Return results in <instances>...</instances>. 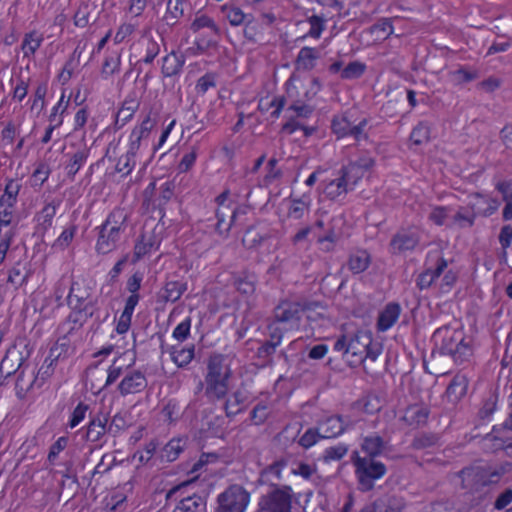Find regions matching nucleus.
Returning a JSON list of instances; mask_svg holds the SVG:
<instances>
[{"mask_svg": "<svg viewBox=\"0 0 512 512\" xmlns=\"http://www.w3.org/2000/svg\"><path fill=\"white\" fill-rule=\"evenodd\" d=\"M434 348L431 357L448 356L455 364L469 361L473 349L469 340H466L462 331L443 326L435 330L432 335Z\"/></svg>", "mask_w": 512, "mask_h": 512, "instance_id": "nucleus-1", "label": "nucleus"}, {"mask_svg": "<svg viewBox=\"0 0 512 512\" xmlns=\"http://www.w3.org/2000/svg\"><path fill=\"white\" fill-rule=\"evenodd\" d=\"M129 212L122 207L114 208L98 230L95 250L98 254L106 255L117 249L122 234L126 231Z\"/></svg>", "mask_w": 512, "mask_h": 512, "instance_id": "nucleus-2", "label": "nucleus"}, {"mask_svg": "<svg viewBox=\"0 0 512 512\" xmlns=\"http://www.w3.org/2000/svg\"><path fill=\"white\" fill-rule=\"evenodd\" d=\"M232 371L221 354H214L207 362V372L204 377L205 396L210 402L226 398L229 391V380Z\"/></svg>", "mask_w": 512, "mask_h": 512, "instance_id": "nucleus-3", "label": "nucleus"}, {"mask_svg": "<svg viewBox=\"0 0 512 512\" xmlns=\"http://www.w3.org/2000/svg\"><path fill=\"white\" fill-rule=\"evenodd\" d=\"M97 299L93 297L91 288L84 282L74 281L67 296V304L71 308L68 320L81 327L94 315Z\"/></svg>", "mask_w": 512, "mask_h": 512, "instance_id": "nucleus-4", "label": "nucleus"}, {"mask_svg": "<svg viewBox=\"0 0 512 512\" xmlns=\"http://www.w3.org/2000/svg\"><path fill=\"white\" fill-rule=\"evenodd\" d=\"M351 462L355 468L358 489L362 492L373 490L375 481L381 479L387 472L384 463L371 457H362L358 451H353Z\"/></svg>", "mask_w": 512, "mask_h": 512, "instance_id": "nucleus-5", "label": "nucleus"}, {"mask_svg": "<svg viewBox=\"0 0 512 512\" xmlns=\"http://www.w3.org/2000/svg\"><path fill=\"white\" fill-rule=\"evenodd\" d=\"M296 500L291 486L272 484L271 489L260 496L255 512H292Z\"/></svg>", "mask_w": 512, "mask_h": 512, "instance_id": "nucleus-6", "label": "nucleus"}, {"mask_svg": "<svg viewBox=\"0 0 512 512\" xmlns=\"http://www.w3.org/2000/svg\"><path fill=\"white\" fill-rule=\"evenodd\" d=\"M310 309L307 302L281 301L273 310V321L285 331L298 329L301 318L306 310Z\"/></svg>", "mask_w": 512, "mask_h": 512, "instance_id": "nucleus-7", "label": "nucleus"}, {"mask_svg": "<svg viewBox=\"0 0 512 512\" xmlns=\"http://www.w3.org/2000/svg\"><path fill=\"white\" fill-rule=\"evenodd\" d=\"M250 498V493L242 485H229L217 496L214 512H245Z\"/></svg>", "mask_w": 512, "mask_h": 512, "instance_id": "nucleus-8", "label": "nucleus"}, {"mask_svg": "<svg viewBox=\"0 0 512 512\" xmlns=\"http://www.w3.org/2000/svg\"><path fill=\"white\" fill-rule=\"evenodd\" d=\"M421 231L416 226L401 227L390 239L389 249L392 254L413 251L420 243Z\"/></svg>", "mask_w": 512, "mask_h": 512, "instance_id": "nucleus-9", "label": "nucleus"}, {"mask_svg": "<svg viewBox=\"0 0 512 512\" xmlns=\"http://www.w3.org/2000/svg\"><path fill=\"white\" fill-rule=\"evenodd\" d=\"M367 124L368 120L366 118L354 124L345 113L333 117L331 129L338 138L352 136L355 140L359 141L360 139H367L368 137L365 132Z\"/></svg>", "mask_w": 512, "mask_h": 512, "instance_id": "nucleus-10", "label": "nucleus"}, {"mask_svg": "<svg viewBox=\"0 0 512 512\" xmlns=\"http://www.w3.org/2000/svg\"><path fill=\"white\" fill-rule=\"evenodd\" d=\"M147 386L148 379L142 370L126 368V372L118 383L116 390L121 396L125 397L127 395L141 393Z\"/></svg>", "mask_w": 512, "mask_h": 512, "instance_id": "nucleus-11", "label": "nucleus"}, {"mask_svg": "<svg viewBox=\"0 0 512 512\" xmlns=\"http://www.w3.org/2000/svg\"><path fill=\"white\" fill-rule=\"evenodd\" d=\"M354 425L355 421L350 416L333 415L320 420L317 427L322 438H335Z\"/></svg>", "mask_w": 512, "mask_h": 512, "instance_id": "nucleus-12", "label": "nucleus"}, {"mask_svg": "<svg viewBox=\"0 0 512 512\" xmlns=\"http://www.w3.org/2000/svg\"><path fill=\"white\" fill-rule=\"evenodd\" d=\"M18 366L15 370H7L6 378L10 377L13 373H17L15 390L19 399H24L29 391L32 390L34 385L38 386V377H35L34 371H28L27 366H23V357L18 358Z\"/></svg>", "mask_w": 512, "mask_h": 512, "instance_id": "nucleus-13", "label": "nucleus"}, {"mask_svg": "<svg viewBox=\"0 0 512 512\" xmlns=\"http://www.w3.org/2000/svg\"><path fill=\"white\" fill-rule=\"evenodd\" d=\"M372 342V334L367 331H358L348 341V359L350 365H357L365 360V352Z\"/></svg>", "mask_w": 512, "mask_h": 512, "instance_id": "nucleus-14", "label": "nucleus"}, {"mask_svg": "<svg viewBox=\"0 0 512 512\" xmlns=\"http://www.w3.org/2000/svg\"><path fill=\"white\" fill-rule=\"evenodd\" d=\"M217 223L215 225L216 233L226 239L233 226L238 224L240 215H245L246 211L240 206H236L232 211H224L223 208L216 210Z\"/></svg>", "mask_w": 512, "mask_h": 512, "instance_id": "nucleus-15", "label": "nucleus"}, {"mask_svg": "<svg viewBox=\"0 0 512 512\" xmlns=\"http://www.w3.org/2000/svg\"><path fill=\"white\" fill-rule=\"evenodd\" d=\"M157 124V115L152 114V111H149L146 116L143 118L141 123L136 126L131 134H130V144L129 147L132 148V152H138L142 142L147 140L153 128Z\"/></svg>", "mask_w": 512, "mask_h": 512, "instance_id": "nucleus-16", "label": "nucleus"}, {"mask_svg": "<svg viewBox=\"0 0 512 512\" xmlns=\"http://www.w3.org/2000/svg\"><path fill=\"white\" fill-rule=\"evenodd\" d=\"M482 466L465 467L459 472L463 489L478 492L483 486L481 483Z\"/></svg>", "mask_w": 512, "mask_h": 512, "instance_id": "nucleus-17", "label": "nucleus"}, {"mask_svg": "<svg viewBox=\"0 0 512 512\" xmlns=\"http://www.w3.org/2000/svg\"><path fill=\"white\" fill-rule=\"evenodd\" d=\"M429 414L430 410L427 407L421 405H411L405 409L401 420L408 426L418 428L427 423Z\"/></svg>", "mask_w": 512, "mask_h": 512, "instance_id": "nucleus-18", "label": "nucleus"}, {"mask_svg": "<svg viewBox=\"0 0 512 512\" xmlns=\"http://www.w3.org/2000/svg\"><path fill=\"white\" fill-rule=\"evenodd\" d=\"M187 290V283L181 280H167L158 294L163 302H176Z\"/></svg>", "mask_w": 512, "mask_h": 512, "instance_id": "nucleus-19", "label": "nucleus"}, {"mask_svg": "<svg viewBox=\"0 0 512 512\" xmlns=\"http://www.w3.org/2000/svg\"><path fill=\"white\" fill-rule=\"evenodd\" d=\"M448 262L443 257H439L434 269H426L423 271L416 280L417 287L420 290L428 289L440 277V275L447 268Z\"/></svg>", "mask_w": 512, "mask_h": 512, "instance_id": "nucleus-20", "label": "nucleus"}, {"mask_svg": "<svg viewBox=\"0 0 512 512\" xmlns=\"http://www.w3.org/2000/svg\"><path fill=\"white\" fill-rule=\"evenodd\" d=\"M469 380L465 374L457 373L446 389V396L451 403H457L467 393Z\"/></svg>", "mask_w": 512, "mask_h": 512, "instance_id": "nucleus-21", "label": "nucleus"}, {"mask_svg": "<svg viewBox=\"0 0 512 512\" xmlns=\"http://www.w3.org/2000/svg\"><path fill=\"white\" fill-rule=\"evenodd\" d=\"M173 512H207L206 499L198 494L182 497Z\"/></svg>", "mask_w": 512, "mask_h": 512, "instance_id": "nucleus-22", "label": "nucleus"}, {"mask_svg": "<svg viewBox=\"0 0 512 512\" xmlns=\"http://www.w3.org/2000/svg\"><path fill=\"white\" fill-rule=\"evenodd\" d=\"M320 58V50L313 47H303L300 49L296 59L295 66L297 70L310 71Z\"/></svg>", "mask_w": 512, "mask_h": 512, "instance_id": "nucleus-23", "label": "nucleus"}, {"mask_svg": "<svg viewBox=\"0 0 512 512\" xmlns=\"http://www.w3.org/2000/svg\"><path fill=\"white\" fill-rule=\"evenodd\" d=\"M321 186L323 188V192L330 200H336L351 191L339 173L338 177L335 179L323 180L321 182Z\"/></svg>", "mask_w": 512, "mask_h": 512, "instance_id": "nucleus-24", "label": "nucleus"}, {"mask_svg": "<svg viewBox=\"0 0 512 512\" xmlns=\"http://www.w3.org/2000/svg\"><path fill=\"white\" fill-rule=\"evenodd\" d=\"M400 312L401 308L398 303L392 302L387 304L378 316V330L383 332L390 329L398 320Z\"/></svg>", "mask_w": 512, "mask_h": 512, "instance_id": "nucleus-25", "label": "nucleus"}, {"mask_svg": "<svg viewBox=\"0 0 512 512\" xmlns=\"http://www.w3.org/2000/svg\"><path fill=\"white\" fill-rule=\"evenodd\" d=\"M61 204V200L54 199L51 202L47 203L42 210L37 214V221L39 226V231L42 234H45L51 227L53 223V218L56 215V211Z\"/></svg>", "mask_w": 512, "mask_h": 512, "instance_id": "nucleus-26", "label": "nucleus"}, {"mask_svg": "<svg viewBox=\"0 0 512 512\" xmlns=\"http://www.w3.org/2000/svg\"><path fill=\"white\" fill-rule=\"evenodd\" d=\"M288 460L281 457L275 460L270 465L266 466L260 472L259 481L261 483L275 484L273 481H280L282 479V470L287 466Z\"/></svg>", "mask_w": 512, "mask_h": 512, "instance_id": "nucleus-27", "label": "nucleus"}, {"mask_svg": "<svg viewBox=\"0 0 512 512\" xmlns=\"http://www.w3.org/2000/svg\"><path fill=\"white\" fill-rule=\"evenodd\" d=\"M385 447L386 442L376 433L364 437L361 443V450L365 454L363 457H371L373 459L380 456Z\"/></svg>", "mask_w": 512, "mask_h": 512, "instance_id": "nucleus-28", "label": "nucleus"}, {"mask_svg": "<svg viewBox=\"0 0 512 512\" xmlns=\"http://www.w3.org/2000/svg\"><path fill=\"white\" fill-rule=\"evenodd\" d=\"M107 417L97 415L90 419L87 426L86 439L90 442H98L108 431Z\"/></svg>", "mask_w": 512, "mask_h": 512, "instance_id": "nucleus-29", "label": "nucleus"}, {"mask_svg": "<svg viewBox=\"0 0 512 512\" xmlns=\"http://www.w3.org/2000/svg\"><path fill=\"white\" fill-rule=\"evenodd\" d=\"M371 263V256L367 250L359 249L349 255L347 267L353 274H360L367 270Z\"/></svg>", "mask_w": 512, "mask_h": 512, "instance_id": "nucleus-30", "label": "nucleus"}, {"mask_svg": "<svg viewBox=\"0 0 512 512\" xmlns=\"http://www.w3.org/2000/svg\"><path fill=\"white\" fill-rule=\"evenodd\" d=\"M185 59L182 55L171 52L163 58L161 73L164 77L179 75L182 71Z\"/></svg>", "mask_w": 512, "mask_h": 512, "instance_id": "nucleus-31", "label": "nucleus"}, {"mask_svg": "<svg viewBox=\"0 0 512 512\" xmlns=\"http://www.w3.org/2000/svg\"><path fill=\"white\" fill-rule=\"evenodd\" d=\"M372 505L377 512H403L406 503L404 498L390 495L376 500Z\"/></svg>", "mask_w": 512, "mask_h": 512, "instance_id": "nucleus-32", "label": "nucleus"}, {"mask_svg": "<svg viewBox=\"0 0 512 512\" xmlns=\"http://www.w3.org/2000/svg\"><path fill=\"white\" fill-rule=\"evenodd\" d=\"M480 216V209L476 203H470L467 207H461L454 215V221L461 228H470L474 225L475 219Z\"/></svg>", "mask_w": 512, "mask_h": 512, "instance_id": "nucleus-33", "label": "nucleus"}, {"mask_svg": "<svg viewBox=\"0 0 512 512\" xmlns=\"http://www.w3.org/2000/svg\"><path fill=\"white\" fill-rule=\"evenodd\" d=\"M44 41L43 34L36 30L26 33L23 37L21 50L25 58H31L36 51L41 47Z\"/></svg>", "mask_w": 512, "mask_h": 512, "instance_id": "nucleus-34", "label": "nucleus"}, {"mask_svg": "<svg viewBox=\"0 0 512 512\" xmlns=\"http://www.w3.org/2000/svg\"><path fill=\"white\" fill-rule=\"evenodd\" d=\"M184 450L181 439H171L157 454L160 463L175 461Z\"/></svg>", "mask_w": 512, "mask_h": 512, "instance_id": "nucleus-35", "label": "nucleus"}, {"mask_svg": "<svg viewBox=\"0 0 512 512\" xmlns=\"http://www.w3.org/2000/svg\"><path fill=\"white\" fill-rule=\"evenodd\" d=\"M159 241L153 233H143L134 247V255L137 259L142 258L154 249H158Z\"/></svg>", "mask_w": 512, "mask_h": 512, "instance_id": "nucleus-36", "label": "nucleus"}, {"mask_svg": "<svg viewBox=\"0 0 512 512\" xmlns=\"http://www.w3.org/2000/svg\"><path fill=\"white\" fill-rule=\"evenodd\" d=\"M159 446V442L156 439H152L148 442L142 451H136L133 455V459H137L142 465L155 466L159 459L155 453Z\"/></svg>", "mask_w": 512, "mask_h": 512, "instance_id": "nucleus-37", "label": "nucleus"}, {"mask_svg": "<svg viewBox=\"0 0 512 512\" xmlns=\"http://www.w3.org/2000/svg\"><path fill=\"white\" fill-rule=\"evenodd\" d=\"M89 151L87 148H82L77 150L76 152L72 154H68L69 161L67 162L65 166V170L67 173V176L71 179L74 178V176L78 173L80 168L83 166V164L86 162L88 158Z\"/></svg>", "mask_w": 512, "mask_h": 512, "instance_id": "nucleus-38", "label": "nucleus"}, {"mask_svg": "<svg viewBox=\"0 0 512 512\" xmlns=\"http://www.w3.org/2000/svg\"><path fill=\"white\" fill-rule=\"evenodd\" d=\"M194 351V345L181 348L177 346H172L170 349L171 359L178 367H186L193 360Z\"/></svg>", "mask_w": 512, "mask_h": 512, "instance_id": "nucleus-39", "label": "nucleus"}, {"mask_svg": "<svg viewBox=\"0 0 512 512\" xmlns=\"http://www.w3.org/2000/svg\"><path fill=\"white\" fill-rule=\"evenodd\" d=\"M246 397L244 393L237 390L226 399L224 403V410L227 417L231 418L243 411L242 405L245 403Z\"/></svg>", "mask_w": 512, "mask_h": 512, "instance_id": "nucleus-40", "label": "nucleus"}, {"mask_svg": "<svg viewBox=\"0 0 512 512\" xmlns=\"http://www.w3.org/2000/svg\"><path fill=\"white\" fill-rule=\"evenodd\" d=\"M508 469L505 465H498L495 467L486 466L482 467L481 483L483 487L497 484L501 477L506 474Z\"/></svg>", "mask_w": 512, "mask_h": 512, "instance_id": "nucleus-41", "label": "nucleus"}, {"mask_svg": "<svg viewBox=\"0 0 512 512\" xmlns=\"http://www.w3.org/2000/svg\"><path fill=\"white\" fill-rule=\"evenodd\" d=\"M138 102L136 100H125L122 107L118 110L115 119L116 128H122L128 121L132 119L136 110L138 109Z\"/></svg>", "mask_w": 512, "mask_h": 512, "instance_id": "nucleus-42", "label": "nucleus"}, {"mask_svg": "<svg viewBox=\"0 0 512 512\" xmlns=\"http://www.w3.org/2000/svg\"><path fill=\"white\" fill-rule=\"evenodd\" d=\"M31 272L21 263H16L8 274V283H11L15 287H21L27 283Z\"/></svg>", "mask_w": 512, "mask_h": 512, "instance_id": "nucleus-43", "label": "nucleus"}, {"mask_svg": "<svg viewBox=\"0 0 512 512\" xmlns=\"http://www.w3.org/2000/svg\"><path fill=\"white\" fill-rule=\"evenodd\" d=\"M20 189L21 184L19 181L13 179L8 180L5 185L4 193L0 197V205L4 203L7 207H15Z\"/></svg>", "mask_w": 512, "mask_h": 512, "instance_id": "nucleus-44", "label": "nucleus"}, {"mask_svg": "<svg viewBox=\"0 0 512 512\" xmlns=\"http://www.w3.org/2000/svg\"><path fill=\"white\" fill-rule=\"evenodd\" d=\"M183 12L184 10L182 0H168L166 13L163 17V20L167 25L174 26L183 16Z\"/></svg>", "mask_w": 512, "mask_h": 512, "instance_id": "nucleus-45", "label": "nucleus"}, {"mask_svg": "<svg viewBox=\"0 0 512 512\" xmlns=\"http://www.w3.org/2000/svg\"><path fill=\"white\" fill-rule=\"evenodd\" d=\"M266 237L267 235L261 233L258 227L250 226L243 235L242 243L247 249H257Z\"/></svg>", "mask_w": 512, "mask_h": 512, "instance_id": "nucleus-46", "label": "nucleus"}, {"mask_svg": "<svg viewBox=\"0 0 512 512\" xmlns=\"http://www.w3.org/2000/svg\"><path fill=\"white\" fill-rule=\"evenodd\" d=\"M339 174H341L351 191L355 189L356 185L364 177L361 175L360 168L349 163L341 167Z\"/></svg>", "mask_w": 512, "mask_h": 512, "instance_id": "nucleus-47", "label": "nucleus"}, {"mask_svg": "<svg viewBox=\"0 0 512 512\" xmlns=\"http://www.w3.org/2000/svg\"><path fill=\"white\" fill-rule=\"evenodd\" d=\"M257 278L254 274L243 273L234 281L236 289L244 294L251 295L255 291Z\"/></svg>", "mask_w": 512, "mask_h": 512, "instance_id": "nucleus-48", "label": "nucleus"}, {"mask_svg": "<svg viewBox=\"0 0 512 512\" xmlns=\"http://www.w3.org/2000/svg\"><path fill=\"white\" fill-rule=\"evenodd\" d=\"M121 54L117 51L110 53L104 59L101 74L107 78L120 71Z\"/></svg>", "mask_w": 512, "mask_h": 512, "instance_id": "nucleus-49", "label": "nucleus"}, {"mask_svg": "<svg viewBox=\"0 0 512 512\" xmlns=\"http://www.w3.org/2000/svg\"><path fill=\"white\" fill-rule=\"evenodd\" d=\"M76 232V225H70L69 227L65 228L59 237L53 242L52 249L56 251H64L67 249L72 243Z\"/></svg>", "mask_w": 512, "mask_h": 512, "instance_id": "nucleus-50", "label": "nucleus"}, {"mask_svg": "<svg viewBox=\"0 0 512 512\" xmlns=\"http://www.w3.org/2000/svg\"><path fill=\"white\" fill-rule=\"evenodd\" d=\"M221 11L232 26L243 24L248 17L240 8L233 5H223Z\"/></svg>", "mask_w": 512, "mask_h": 512, "instance_id": "nucleus-51", "label": "nucleus"}, {"mask_svg": "<svg viewBox=\"0 0 512 512\" xmlns=\"http://www.w3.org/2000/svg\"><path fill=\"white\" fill-rule=\"evenodd\" d=\"M439 442V436L435 433H420L416 435L411 443V447L416 450H422L433 447Z\"/></svg>", "mask_w": 512, "mask_h": 512, "instance_id": "nucleus-52", "label": "nucleus"}, {"mask_svg": "<svg viewBox=\"0 0 512 512\" xmlns=\"http://www.w3.org/2000/svg\"><path fill=\"white\" fill-rule=\"evenodd\" d=\"M69 347L70 342L66 336L59 338L50 348L47 356L48 360L57 362L59 359L66 357Z\"/></svg>", "mask_w": 512, "mask_h": 512, "instance_id": "nucleus-53", "label": "nucleus"}, {"mask_svg": "<svg viewBox=\"0 0 512 512\" xmlns=\"http://www.w3.org/2000/svg\"><path fill=\"white\" fill-rule=\"evenodd\" d=\"M63 99H64V95L61 96V98H60L59 102L57 103V105H55L53 107L52 112H51V114L49 116L50 125L46 129V132H45V134H44V136L42 137V140H41V142L44 143V144L48 143L51 140L53 130L56 127H59L60 125H62V123H63V118H61V117L56 118V112L61 108Z\"/></svg>", "mask_w": 512, "mask_h": 512, "instance_id": "nucleus-54", "label": "nucleus"}, {"mask_svg": "<svg viewBox=\"0 0 512 512\" xmlns=\"http://www.w3.org/2000/svg\"><path fill=\"white\" fill-rule=\"evenodd\" d=\"M410 140L415 145H422L430 140V127L425 122L418 123L410 134Z\"/></svg>", "mask_w": 512, "mask_h": 512, "instance_id": "nucleus-55", "label": "nucleus"}, {"mask_svg": "<svg viewBox=\"0 0 512 512\" xmlns=\"http://www.w3.org/2000/svg\"><path fill=\"white\" fill-rule=\"evenodd\" d=\"M137 152H132V148L129 147L126 154L122 155L116 164V171L119 173H123L124 175H128L134 168L136 162H135V156Z\"/></svg>", "mask_w": 512, "mask_h": 512, "instance_id": "nucleus-56", "label": "nucleus"}, {"mask_svg": "<svg viewBox=\"0 0 512 512\" xmlns=\"http://www.w3.org/2000/svg\"><path fill=\"white\" fill-rule=\"evenodd\" d=\"M324 19L318 15H312L308 18V23L310 24V30L308 33L302 37H299L297 40H303L306 37H312L315 39L320 38L322 32L325 29Z\"/></svg>", "mask_w": 512, "mask_h": 512, "instance_id": "nucleus-57", "label": "nucleus"}, {"mask_svg": "<svg viewBox=\"0 0 512 512\" xmlns=\"http://www.w3.org/2000/svg\"><path fill=\"white\" fill-rule=\"evenodd\" d=\"M366 70V65L360 61L350 62L341 71V78L345 80L357 79L363 75Z\"/></svg>", "mask_w": 512, "mask_h": 512, "instance_id": "nucleus-58", "label": "nucleus"}, {"mask_svg": "<svg viewBox=\"0 0 512 512\" xmlns=\"http://www.w3.org/2000/svg\"><path fill=\"white\" fill-rule=\"evenodd\" d=\"M310 200H305L304 197L293 199L288 209V215L296 220L301 219L305 212L309 210Z\"/></svg>", "mask_w": 512, "mask_h": 512, "instance_id": "nucleus-59", "label": "nucleus"}, {"mask_svg": "<svg viewBox=\"0 0 512 512\" xmlns=\"http://www.w3.org/2000/svg\"><path fill=\"white\" fill-rule=\"evenodd\" d=\"M348 452V446L344 443H339L336 446L328 447L323 453V461L328 463L331 461H338L342 459Z\"/></svg>", "mask_w": 512, "mask_h": 512, "instance_id": "nucleus-60", "label": "nucleus"}, {"mask_svg": "<svg viewBox=\"0 0 512 512\" xmlns=\"http://www.w3.org/2000/svg\"><path fill=\"white\" fill-rule=\"evenodd\" d=\"M68 442V437L61 436L50 446L47 461L51 465L55 464L56 459L58 458L59 454L67 447Z\"/></svg>", "mask_w": 512, "mask_h": 512, "instance_id": "nucleus-61", "label": "nucleus"}, {"mask_svg": "<svg viewBox=\"0 0 512 512\" xmlns=\"http://www.w3.org/2000/svg\"><path fill=\"white\" fill-rule=\"evenodd\" d=\"M159 53V43L153 38H148L145 43V54L141 61L145 64H151Z\"/></svg>", "mask_w": 512, "mask_h": 512, "instance_id": "nucleus-62", "label": "nucleus"}, {"mask_svg": "<svg viewBox=\"0 0 512 512\" xmlns=\"http://www.w3.org/2000/svg\"><path fill=\"white\" fill-rule=\"evenodd\" d=\"M116 463V458L107 454L103 455L100 462L96 465L91 474V479L97 475H104L108 473Z\"/></svg>", "mask_w": 512, "mask_h": 512, "instance_id": "nucleus-63", "label": "nucleus"}, {"mask_svg": "<svg viewBox=\"0 0 512 512\" xmlns=\"http://www.w3.org/2000/svg\"><path fill=\"white\" fill-rule=\"evenodd\" d=\"M268 406L264 403H258L250 413V419L255 425H262L268 418Z\"/></svg>", "mask_w": 512, "mask_h": 512, "instance_id": "nucleus-64", "label": "nucleus"}]
</instances>
